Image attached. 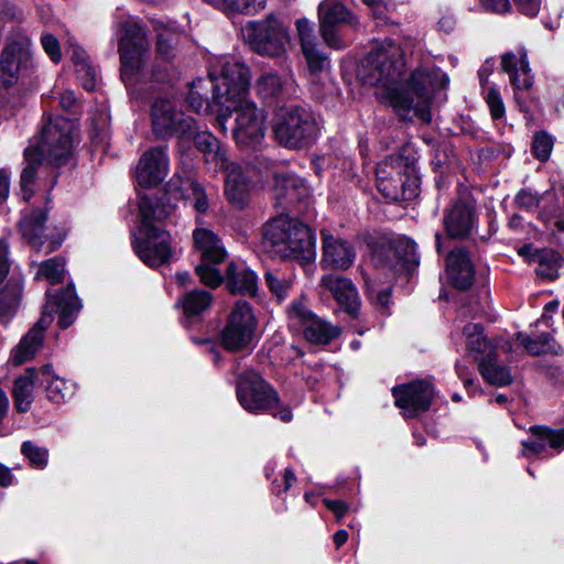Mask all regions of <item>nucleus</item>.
<instances>
[{"label": "nucleus", "mask_w": 564, "mask_h": 564, "mask_svg": "<svg viewBox=\"0 0 564 564\" xmlns=\"http://www.w3.org/2000/svg\"><path fill=\"white\" fill-rule=\"evenodd\" d=\"M364 68L367 69V82L386 88L387 97L403 119L416 117L430 122L432 91L449 83L440 68H419L412 73L409 83L401 85L405 68L403 50L390 39L375 43L364 61Z\"/></svg>", "instance_id": "1"}, {"label": "nucleus", "mask_w": 564, "mask_h": 564, "mask_svg": "<svg viewBox=\"0 0 564 564\" xmlns=\"http://www.w3.org/2000/svg\"><path fill=\"white\" fill-rule=\"evenodd\" d=\"M213 83L214 102L221 106V113L217 117L218 127L226 132V123L236 111L232 135L241 147L258 144L264 137L265 116L262 109L247 99L250 70L249 67L235 58L221 57L209 70Z\"/></svg>", "instance_id": "2"}, {"label": "nucleus", "mask_w": 564, "mask_h": 564, "mask_svg": "<svg viewBox=\"0 0 564 564\" xmlns=\"http://www.w3.org/2000/svg\"><path fill=\"white\" fill-rule=\"evenodd\" d=\"M75 132L74 121L64 117H56L50 119L43 127L37 144L25 149L26 165L20 176V193L25 202L33 196L35 176L39 170L42 169L43 162L58 166L69 159L73 152Z\"/></svg>", "instance_id": "3"}, {"label": "nucleus", "mask_w": 564, "mask_h": 564, "mask_svg": "<svg viewBox=\"0 0 564 564\" xmlns=\"http://www.w3.org/2000/svg\"><path fill=\"white\" fill-rule=\"evenodd\" d=\"M263 247L274 257L302 264L316 258L315 237L306 225L286 215L270 219L263 227Z\"/></svg>", "instance_id": "4"}, {"label": "nucleus", "mask_w": 564, "mask_h": 564, "mask_svg": "<svg viewBox=\"0 0 564 564\" xmlns=\"http://www.w3.org/2000/svg\"><path fill=\"white\" fill-rule=\"evenodd\" d=\"M139 212L141 226L140 237L133 241L138 257L150 267H159L170 261L172 257L171 236L155 225L172 215L173 206L159 204L148 195H140Z\"/></svg>", "instance_id": "5"}, {"label": "nucleus", "mask_w": 564, "mask_h": 564, "mask_svg": "<svg viewBox=\"0 0 564 564\" xmlns=\"http://www.w3.org/2000/svg\"><path fill=\"white\" fill-rule=\"evenodd\" d=\"M82 304L75 294L73 286H68L56 296L48 295L44 312L34 327L21 339L19 345L12 350V361L21 365L31 359L42 345L43 332L52 323V312L58 314V324L62 328L70 326L77 313L80 311Z\"/></svg>", "instance_id": "6"}, {"label": "nucleus", "mask_w": 564, "mask_h": 564, "mask_svg": "<svg viewBox=\"0 0 564 564\" xmlns=\"http://www.w3.org/2000/svg\"><path fill=\"white\" fill-rule=\"evenodd\" d=\"M273 131L280 144L289 149H301L312 144L318 135V123L308 110L291 106L278 115Z\"/></svg>", "instance_id": "7"}, {"label": "nucleus", "mask_w": 564, "mask_h": 564, "mask_svg": "<svg viewBox=\"0 0 564 564\" xmlns=\"http://www.w3.org/2000/svg\"><path fill=\"white\" fill-rule=\"evenodd\" d=\"M241 34L254 52L270 57L283 55L290 41L288 29L274 15L247 22L241 28Z\"/></svg>", "instance_id": "8"}, {"label": "nucleus", "mask_w": 564, "mask_h": 564, "mask_svg": "<svg viewBox=\"0 0 564 564\" xmlns=\"http://www.w3.org/2000/svg\"><path fill=\"white\" fill-rule=\"evenodd\" d=\"M467 348L478 354L479 371L482 378L492 386H508L512 381L509 369L497 362V355L491 344L484 337L479 324H468L464 327Z\"/></svg>", "instance_id": "9"}, {"label": "nucleus", "mask_w": 564, "mask_h": 564, "mask_svg": "<svg viewBox=\"0 0 564 564\" xmlns=\"http://www.w3.org/2000/svg\"><path fill=\"white\" fill-rule=\"evenodd\" d=\"M256 329L257 318L251 305L246 301H238L231 308L220 332V343L228 351L247 350L252 346Z\"/></svg>", "instance_id": "10"}, {"label": "nucleus", "mask_w": 564, "mask_h": 564, "mask_svg": "<svg viewBox=\"0 0 564 564\" xmlns=\"http://www.w3.org/2000/svg\"><path fill=\"white\" fill-rule=\"evenodd\" d=\"M152 131L158 139L176 137L187 141L193 133L194 118L177 109L170 98H156L151 108Z\"/></svg>", "instance_id": "11"}, {"label": "nucleus", "mask_w": 564, "mask_h": 564, "mask_svg": "<svg viewBox=\"0 0 564 564\" xmlns=\"http://www.w3.org/2000/svg\"><path fill=\"white\" fill-rule=\"evenodd\" d=\"M121 31L119 42L121 77L128 82L144 67L149 42L142 26L133 21L122 22Z\"/></svg>", "instance_id": "12"}, {"label": "nucleus", "mask_w": 564, "mask_h": 564, "mask_svg": "<svg viewBox=\"0 0 564 564\" xmlns=\"http://www.w3.org/2000/svg\"><path fill=\"white\" fill-rule=\"evenodd\" d=\"M31 40L26 35L10 39L0 54V83L6 87L15 85L20 77L33 67Z\"/></svg>", "instance_id": "13"}, {"label": "nucleus", "mask_w": 564, "mask_h": 564, "mask_svg": "<svg viewBox=\"0 0 564 564\" xmlns=\"http://www.w3.org/2000/svg\"><path fill=\"white\" fill-rule=\"evenodd\" d=\"M237 398L241 406L251 413L267 412L279 404L278 393L253 371L239 378Z\"/></svg>", "instance_id": "14"}, {"label": "nucleus", "mask_w": 564, "mask_h": 564, "mask_svg": "<svg viewBox=\"0 0 564 564\" xmlns=\"http://www.w3.org/2000/svg\"><path fill=\"white\" fill-rule=\"evenodd\" d=\"M289 319L303 328L304 337L314 345H327L340 334V328L313 314L304 297L293 301L289 307Z\"/></svg>", "instance_id": "15"}, {"label": "nucleus", "mask_w": 564, "mask_h": 564, "mask_svg": "<svg viewBox=\"0 0 564 564\" xmlns=\"http://www.w3.org/2000/svg\"><path fill=\"white\" fill-rule=\"evenodd\" d=\"M319 33L324 42L334 48L346 46L338 35V30L346 24H354L355 18L339 0H325L318 8Z\"/></svg>", "instance_id": "16"}, {"label": "nucleus", "mask_w": 564, "mask_h": 564, "mask_svg": "<svg viewBox=\"0 0 564 564\" xmlns=\"http://www.w3.org/2000/svg\"><path fill=\"white\" fill-rule=\"evenodd\" d=\"M395 405L403 410L406 417L425 412L434 397L433 386L425 380H417L392 389Z\"/></svg>", "instance_id": "17"}, {"label": "nucleus", "mask_w": 564, "mask_h": 564, "mask_svg": "<svg viewBox=\"0 0 564 564\" xmlns=\"http://www.w3.org/2000/svg\"><path fill=\"white\" fill-rule=\"evenodd\" d=\"M323 253L321 267L329 270H348L356 260V250L354 246L327 231H322Z\"/></svg>", "instance_id": "18"}, {"label": "nucleus", "mask_w": 564, "mask_h": 564, "mask_svg": "<svg viewBox=\"0 0 564 564\" xmlns=\"http://www.w3.org/2000/svg\"><path fill=\"white\" fill-rule=\"evenodd\" d=\"M169 172V158L165 147H155L143 153L137 166V181L142 187H153L161 183Z\"/></svg>", "instance_id": "19"}, {"label": "nucleus", "mask_w": 564, "mask_h": 564, "mask_svg": "<svg viewBox=\"0 0 564 564\" xmlns=\"http://www.w3.org/2000/svg\"><path fill=\"white\" fill-rule=\"evenodd\" d=\"M476 225L475 208L471 203L456 200L445 213L444 227L452 238H465Z\"/></svg>", "instance_id": "20"}, {"label": "nucleus", "mask_w": 564, "mask_h": 564, "mask_svg": "<svg viewBox=\"0 0 564 564\" xmlns=\"http://www.w3.org/2000/svg\"><path fill=\"white\" fill-rule=\"evenodd\" d=\"M501 68L509 75V80L516 89H529L533 85V76L524 47L505 53L501 56Z\"/></svg>", "instance_id": "21"}, {"label": "nucleus", "mask_w": 564, "mask_h": 564, "mask_svg": "<svg viewBox=\"0 0 564 564\" xmlns=\"http://www.w3.org/2000/svg\"><path fill=\"white\" fill-rule=\"evenodd\" d=\"M321 285L328 290L350 315L355 316L358 313L360 306L358 292L349 279L330 273L322 276Z\"/></svg>", "instance_id": "22"}, {"label": "nucleus", "mask_w": 564, "mask_h": 564, "mask_svg": "<svg viewBox=\"0 0 564 564\" xmlns=\"http://www.w3.org/2000/svg\"><path fill=\"white\" fill-rule=\"evenodd\" d=\"M227 172L225 181V195L235 208H245L250 198V182L242 169L235 163H226L220 167Z\"/></svg>", "instance_id": "23"}, {"label": "nucleus", "mask_w": 564, "mask_h": 564, "mask_svg": "<svg viewBox=\"0 0 564 564\" xmlns=\"http://www.w3.org/2000/svg\"><path fill=\"white\" fill-rule=\"evenodd\" d=\"M402 165L399 160L383 161L378 164L377 186L379 192L388 199L399 200L402 196Z\"/></svg>", "instance_id": "24"}, {"label": "nucleus", "mask_w": 564, "mask_h": 564, "mask_svg": "<svg viewBox=\"0 0 564 564\" xmlns=\"http://www.w3.org/2000/svg\"><path fill=\"white\" fill-rule=\"evenodd\" d=\"M446 273L457 289L471 286L475 276L474 264L463 249L453 250L446 259Z\"/></svg>", "instance_id": "25"}, {"label": "nucleus", "mask_w": 564, "mask_h": 564, "mask_svg": "<svg viewBox=\"0 0 564 564\" xmlns=\"http://www.w3.org/2000/svg\"><path fill=\"white\" fill-rule=\"evenodd\" d=\"M531 437L522 442V454L525 457L543 453L546 447L564 448V429L552 431L543 426L531 427Z\"/></svg>", "instance_id": "26"}, {"label": "nucleus", "mask_w": 564, "mask_h": 564, "mask_svg": "<svg viewBox=\"0 0 564 564\" xmlns=\"http://www.w3.org/2000/svg\"><path fill=\"white\" fill-rule=\"evenodd\" d=\"M273 196L280 205L294 203L308 195V187L303 180L292 174H274Z\"/></svg>", "instance_id": "27"}, {"label": "nucleus", "mask_w": 564, "mask_h": 564, "mask_svg": "<svg viewBox=\"0 0 564 564\" xmlns=\"http://www.w3.org/2000/svg\"><path fill=\"white\" fill-rule=\"evenodd\" d=\"M226 285L231 293L254 295L258 288L256 273L243 262H231L226 271Z\"/></svg>", "instance_id": "28"}, {"label": "nucleus", "mask_w": 564, "mask_h": 564, "mask_svg": "<svg viewBox=\"0 0 564 564\" xmlns=\"http://www.w3.org/2000/svg\"><path fill=\"white\" fill-rule=\"evenodd\" d=\"M66 44L67 52L74 62L78 80L86 90L93 91L97 83V72L90 64L87 53L77 45L73 37L67 39Z\"/></svg>", "instance_id": "29"}, {"label": "nucleus", "mask_w": 564, "mask_h": 564, "mask_svg": "<svg viewBox=\"0 0 564 564\" xmlns=\"http://www.w3.org/2000/svg\"><path fill=\"white\" fill-rule=\"evenodd\" d=\"M188 140H194L196 148L205 154L206 162L214 163L218 167H225L228 162L226 150L220 147L219 141L208 131H199L194 120V129Z\"/></svg>", "instance_id": "30"}, {"label": "nucleus", "mask_w": 564, "mask_h": 564, "mask_svg": "<svg viewBox=\"0 0 564 564\" xmlns=\"http://www.w3.org/2000/svg\"><path fill=\"white\" fill-rule=\"evenodd\" d=\"M196 249L200 252L202 261L220 263L225 260L226 251L218 236L209 229L197 228L193 232Z\"/></svg>", "instance_id": "31"}, {"label": "nucleus", "mask_w": 564, "mask_h": 564, "mask_svg": "<svg viewBox=\"0 0 564 564\" xmlns=\"http://www.w3.org/2000/svg\"><path fill=\"white\" fill-rule=\"evenodd\" d=\"M36 380L44 386L48 399L58 403L73 394V384L54 375L51 366L46 365L36 372Z\"/></svg>", "instance_id": "32"}, {"label": "nucleus", "mask_w": 564, "mask_h": 564, "mask_svg": "<svg viewBox=\"0 0 564 564\" xmlns=\"http://www.w3.org/2000/svg\"><path fill=\"white\" fill-rule=\"evenodd\" d=\"M46 214L42 209H35L30 215L23 217L20 227L23 237L35 250L40 251L44 245L43 232Z\"/></svg>", "instance_id": "33"}, {"label": "nucleus", "mask_w": 564, "mask_h": 564, "mask_svg": "<svg viewBox=\"0 0 564 564\" xmlns=\"http://www.w3.org/2000/svg\"><path fill=\"white\" fill-rule=\"evenodd\" d=\"M35 369L28 370L26 375L15 379L13 387V400L14 406L18 412L24 413L30 410L31 403L33 402V388L36 380Z\"/></svg>", "instance_id": "34"}, {"label": "nucleus", "mask_w": 564, "mask_h": 564, "mask_svg": "<svg viewBox=\"0 0 564 564\" xmlns=\"http://www.w3.org/2000/svg\"><path fill=\"white\" fill-rule=\"evenodd\" d=\"M517 338L524 349L533 356L544 354L558 355L562 352V347L549 334H543L536 339H532L528 335L519 333Z\"/></svg>", "instance_id": "35"}, {"label": "nucleus", "mask_w": 564, "mask_h": 564, "mask_svg": "<svg viewBox=\"0 0 564 564\" xmlns=\"http://www.w3.org/2000/svg\"><path fill=\"white\" fill-rule=\"evenodd\" d=\"M213 297L209 292L194 290L185 293L177 302L186 316H195L205 312L212 304Z\"/></svg>", "instance_id": "36"}, {"label": "nucleus", "mask_w": 564, "mask_h": 564, "mask_svg": "<svg viewBox=\"0 0 564 564\" xmlns=\"http://www.w3.org/2000/svg\"><path fill=\"white\" fill-rule=\"evenodd\" d=\"M285 82L274 73H265L261 75L254 85L257 94L263 98L269 99L279 96L284 88Z\"/></svg>", "instance_id": "37"}, {"label": "nucleus", "mask_w": 564, "mask_h": 564, "mask_svg": "<svg viewBox=\"0 0 564 564\" xmlns=\"http://www.w3.org/2000/svg\"><path fill=\"white\" fill-rule=\"evenodd\" d=\"M65 270V262L61 258H52L43 261L39 264V269L35 274L37 280H46L51 284L62 282Z\"/></svg>", "instance_id": "38"}, {"label": "nucleus", "mask_w": 564, "mask_h": 564, "mask_svg": "<svg viewBox=\"0 0 564 564\" xmlns=\"http://www.w3.org/2000/svg\"><path fill=\"white\" fill-rule=\"evenodd\" d=\"M22 295L20 283L9 284L0 291V318L11 315L19 306Z\"/></svg>", "instance_id": "39"}, {"label": "nucleus", "mask_w": 564, "mask_h": 564, "mask_svg": "<svg viewBox=\"0 0 564 564\" xmlns=\"http://www.w3.org/2000/svg\"><path fill=\"white\" fill-rule=\"evenodd\" d=\"M302 52L305 56L308 69L312 74L316 75L328 68V58L317 48V45L306 47L302 50Z\"/></svg>", "instance_id": "40"}, {"label": "nucleus", "mask_w": 564, "mask_h": 564, "mask_svg": "<svg viewBox=\"0 0 564 564\" xmlns=\"http://www.w3.org/2000/svg\"><path fill=\"white\" fill-rule=\"evenodd\" d=\"M21 452L30 460L33 467L42 469L47 465V449L40 447L30 441H25L21 446Z\"/></svg>", "instance_id": "41"}, {"label": "nucleus", "mask_w": 564, "mask_h": 564, "mask_svg": "<svg viewBox=\"0 0 564 564\" xmlns=\"http://www.w3.org/2000/svg\"><path fill=\"white\" fill-rule=\"evenodd\" d=\"M553 144L554 140L550 134L545 132H538L532 142V152L536 159L545 162L551 155Z\"/></svg>", "instance_id": "42"}, {"label": "nucleus", "mask_w": 564, "mask_h": 564, "mask_svg": "<svg viewBox=\"0 0 564 564\" xmlns=\"http://www.w3.org/2000/svg\"><path fill=\"white\" fill-rule=\"evenodd\" d=\"M215 264L210 261H202L196 267V273L202 283L210 288H217L223 281L220 272L214 267Z\"/></svg>", "instance_id": "43"}, {"label": "nucleus", "mask_w": 564, "mask_h": 564, "mask_svg": "<svg viewBox=\"0 0 564 564\" xmlns=\"http://www.w3.org/2000/svg\"><path fill=\"white\" fill-rule=\"evenodd\" d=\"M558 257L554 252H543L539 256V267L536 273L549 280H553L557 276Z\"/></svg>", "instance_id": "44"}, {"label": "nucleus", "mask_w": 564, "mask_h": 564, "mask_svg": "<svg viewBox=\"0 0 564 564\" xmlns=\"http://www.w3.org/2000/svg\"><path fill=\"white\" fill-rule=\"evenodd\" d=\"M264 281L271 293L278 299L283 300L286 296L290 289L289 280L281 278L276 272L267 271Z\"/></svg>", "instance_id": "45"}, {"label": "nucleus", "mask_w": 564, "mask_h": 564, "mask_svg": "<svg viewBox=\"0 0 564 564\" xmlns=\"http://www.w3.org/2000/svg\"><path fill=\"white\" fill-rule=\"evenodd\" d=\"M202 84H203L202 79H198L197 82H193L192 86L189 87V91H188V95L186 98L188 107L191 109H193L195 112L207 111V109L209 107L207 99L204 98L199 91Z\"/></svg>", "instance_id": "46"}, {"label": "nucleus", "mask_w": 564, "mask_h": 564, "mask_svg": "<svg viewBox=\"0 0 564 564\" xmlns=\"http://www.w3.org/2000/svg\"><path fill=\"white\" fill-rule=\"evenodd\" d=\"M188 189L189 195L194 200V208L198 214H205L209 208V202L207 198V194L203 186L195 182V181H188Z\"/></svg>", "instance_id": "47"}, {"label": "nucleus", "mask_w": 564, "mask_h": 564, "mask_svg": "<svg viewBox=\"0 0 564 564\" xmlns=\"http://www.w3.org/2000/svg\"><path fill=\"white\" fill-rule=\"evenodd\" d=\"M295 26L302 50L316 45L312 22L306 18H301L296 20Z\"/></svg>", "instance_id": "48"}, {"label": "nucleus", "mask_w": 564, "mask_h": 564, "mask_svg": "<svg viewBox=\"0 0 564 564\" xmlns=\"http://www.w3.org/2000/svg\"><path fill=\"white\" fill-rule=\"evenodd\" d=\"M41 45L44 52L50 56L51 61L55 64L59 63L62 59V51L59 41L56 36L51 33H44L41 36Z\"/></svg>", "instance_id": "49"}, {"label": "nucleus", "mask_w": 564, "mask_h": 564, "mask_svg": "<svg viewBox=\"0 0 564 564\" xmlns=\"http://www.w3.org/2000/svg\"><path fill=\"white\" fill-rule=\"evenodd\" d=\"M542 195L529 188L521 189L516 195V203L520 208L533 209L539 206Z\"/></svg>", "instance_id": "50"}, {"label": "nucleus", "mask_w": 564, "mask_h": 564, "mask_svg": "<svg viewBox=\"0 0 564 564\" xmlns=\"http://www.w3.org/2000/svg\"><path fill=\"white\" fill-rule=\"evenodd\" d=\"M486 101L490 109L491 116L495 119H499L505 115V106L500 97L499 91L491 87L486 94Z\"/></svg>", "instance_id": "51"}, {"label": "nucleus", "mask_w": 564, "mask_h": 564, "mask_svg": "<svg viewBox=\"0 0 564 564\" xmlns=\"http://www.w3.org/2000/svg\"><path fill=\"white\" fill-rule=\"evenodd\" d=\"M419 194V178L415 175H402V196L400 199L411 200Z\"/></svg>", "instance_id": "52"}, {"label": "nucleus", "mask_w": 564, "mask_h": 564, "mask_svg": "<svg viewBox=\"0 0 564 564\" xmlns=\"http://www.w3.org/2000/svg\"><path fill=\"white\" fill-rule=\"evenodd\" d=\"M367 289H368V294H369L370 299L376 302V305L379 308L387 310L389 307L390 297H391L390 289L386 288V289L376 291L368 283H367Z\"/></svg>", "instance_id": "53"}, {"label": "nucleus", "mask_w": 564, "mask_h": 564, "mask_svg": "<svg viewBox=\"0 0 564 564\" xmlns=\"http://www.w3.org/2000/svg\"><path fill=\"white\" fill-rule=\"evenodd\" d=\"M518 9L528 17H535L541 8L542 0H513Z\"/></svg>", "instance_id": "54"}, {"label": "nucleus", "mask_w": 564, "mask_h": 564, "mask_svg": "<svg viewBox=\"0 0 564 564\" xmlns=\"http://www.w3.org/2000/svg\"><path fill=\"white\" fill-rule=\"evenodd\" d=\"M9 246L4 240H0V283L7 276L10 263H9Z\"/></svg>", "instance_id": "55"}, {"label": "nucleus", "mask_w": 564, "mask_h": 564, "mask_svg": "<svg viewBox=\"0 0 564 564\" xmlns=\"http://www.w3.org/2000/svg\"><path fill=\"white\" fill-rule=\"evenodd\" d=\"M482 7L492 12L505 13L510 9L509 0H480Z\"/></svg>", "instance_id": "56"}, {"label": "nucleus", "mask_w": 564, "mask_h": 564, "mask_svg": "<svg viewBox=\"0 0 564 564\" xmlns=\"http://www.w3.org/2000/svg\"><path fill=\"white\" fill-rule=\"evenodd\" d=\"M325 506L336 516L337 520H340L348 511V506L343 500H324Z\"/></svg>", "instance_id": "57"}, {"label": "nucleus", "mask_w": 564, "mask_h": 564, "mask_svg": "<svg viewBox=\"0 0 564 564\" xmlns=\"http://www.w3.org/2000/svg\"><path fill=\"white\" fill-rule=\"evenodd\" d=\"M11 173L7 169H0V204L3 203L10 193Z\"/></svg>", "instance_id": "58"}, {"label": "nucleus", "mask_w": 564, "mask_h": 564, "mask_svg": "<svg viewBox=\"0 0 564 564\" xmlns=\"http://www.w3.org/2000/svg\"><path fill=\"white\" fill-rule=\"evenodd\" d=\"M295 480H296V477H295L294 473L288 468L284 471L283 487L281 488L279 485H274L273 491L276 495H280L282 491L289 490Z\"/></svg>", "instance_id": "59"}, {"label": "nucleus", "mask_w": 564, "mask_h": 564, "mask_svg": "<svg viewBox=\"0 0 564 564\" xmlns=\"http://www.w3.org/2000/svg\"><path fill=\"white\" fill-rule=\"evenodd\" d=\"M76 97L72 90H65L59 96V104L65 110H70L76 105Z\"/></svg>", "instance_id": "60"}, {"label": "nucleus", "mask_w": 564, "mask_h": 564, "mask_svg": "<svg viewBox=\"0 0 564 564\" xmlns=\"http://www.w3.org/2000/svg\"><path fill=\"white\" fill-rule=\"evenodd\" d=\"M454 26H455V20L453 18V15H451V14L443 15L437 22L438 30H441L445 33L451 32L454 29Z\"/></svg>", "instance_id": "61"}, {"label": "nucleus", "mask_w": 564, "mask_h": 564, "mask_svg": "<svg viewBox=\"0 0 564 564\" xmlns=\"http://www.w3.org/2000/svg\"><path fill=\"white\" fill-rule=\"evenodd\" d=\"M494 69V64L490 63L489 61H487L481 67L480 69L478 70V76H479V80H480V84L481 86H485V83L487 82L489 75L491 74Z\"/></svg>", "instance_id": "62"}, {"label": "nucleus", "mask_w": 564, "mask_h": 564, "mask_svg": "<svg viewBox=\"0 0 564 564\" xmlns=\"http://www.w3.org/2000/svg\"><path fill=\"white\" fill-rule=\"evenodd\" d=\"M456 371L458 377L463 380V383L466 388L471 386L474 383L473 378L468 376V368L465 366H462L459 364L456 365Z\"/></svg>", "instance_id": "63"}, {"label": "nucleus", "mask_w": 564, "mask_h": 564, "mask_svg": "<svg viewBox=\"0 0 564 564\" xmlns=\"http://www.w3.org/2000/svg\"><path fill=\"white\" fill-rule=\"evenodd\" d=\"M158 51L164 58H171L172 47L167 44L166 40L162 35L158 40Z\"/></svg>", "instance_id": "64"}]
</instances>
